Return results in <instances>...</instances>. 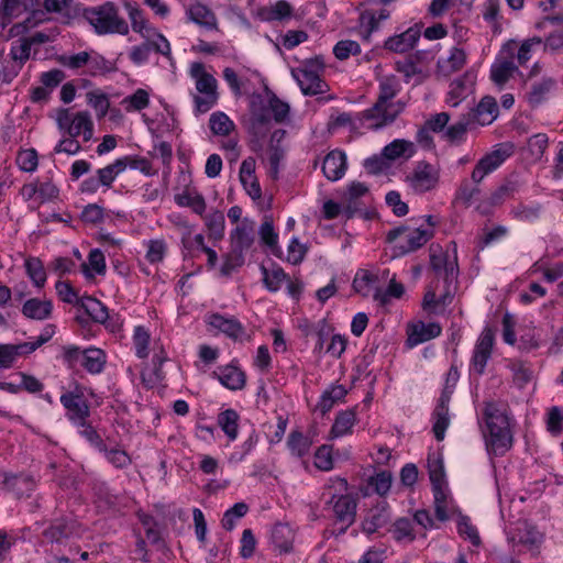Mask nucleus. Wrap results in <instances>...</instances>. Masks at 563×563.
<instances>
[{
	"label": "nucleus",
	"mask_w": 563,
	"mask_h": 563,
	"mask_svg": "<svg viewBox=\"0 0 563 563\" xmlns=\"http://www.w3.org/2000/svg\"><path fill=\"white\" fill-rule=\"evenodd\" d=\"M2 488L13 493L18 498L29 497L35 489L36 482L30 474H4Z\"/></svg>",
	"instance_id": "13"
},
{
	"label": "nucleus",
	"mask_w": 563,
	"mask_h": 563,
	"mask_svg": "<svg viewBox=\"0 0 563 563\" xmlns=\"http://www.w3.org/2000/svg\"><path fill=\"white\" fill-rule=\"evenodd\" d=\"M67 134L70 137H77L82 134L85 142L92 139L93 122L88 111H80L74 115Z\"/></svg>",
	"instance_id": "24"
},
{
	"label": "nucleus",
	"mask_w": 563,
	"mask_h": 563,
	"mask_svg": "<svg viewBox=\"0 0 563 563\" xmlns=\"http://www.w3.org/2000/svg\"><path fill=\"white\" fill-rule=\"evenodd\" d=\"M16 164L21 170L32 173L38 165L37 153L34 148L22 150L16 156Z\"/></svg>",
	"instance_id": "59"
},
{
	"label": "nucleus",
	"mask_w": 563,
	"mask_h": 563,
	"mask_svg": "<svg viewBox=\"0 0 563 563\" xmlns=\"http://www.w3.org/2000/svg\"><path fill=\"white\" fill-rule=\"evenodd\" d=\"M123 103H129L126 110L141 111L148 107L150 96L148 92L142 88L135 90L134 93L124 98Z\"/></svg>",
	"instance_id": "64"
},
{
	"label": "nucleus",
	"mask_w": 563,
	"mask_h": 563,
	"mask_svg": "<svg viewBox=\"0 0 563 563\" xmlns=\"http://www.w3.org/2000/svg\"><path fill=\"white\" fill-rule=\"evenodd\" d=\"M346 170V156L339 150L328 153L322 163V173L331 181L339 180Z\"/></svg>",
	"instance_id": "17"
},
{
	"label": "nucleus",
	"mask_w": 563,
	"mask_h": 563,
	"mask_svg": "<svg viewBox=\"0 0 563 563\" xmlns=\"http://www.w3.org/2000/svg\"><path fill=\"white\" fill-rule=\"evenodd\" d=\"M218 377L220 383L231 390H240L244 388L246 382L244 372L235 366L224 367Z\"/></svg>",
	"instance_id": "34"
},
{
	"label": "nucleus",
	"mask_w": 563,
	"mask_h": 563,
	"mask_svg": "<svg viewBox=\"0 0 563 563\" xmlns=\"http://www.w3.org/2000/svg\"><path fill=\"white\" fill-rule=\"evenodd\" d=\"M449 404L450 402L439 400L434 409L433 415L435 417V422L433 424V433L438 441H442L444 439L445 431L450 424Z\"/></svg>",
	"instance_id": "37"
},
{
	"label": "nucleus",
	"mask_w": 563,
	"mask_h": 563,
	"mask_svg": "<svg viewBox=\"0 0 563 563\" xmlns=\"http://www.w3.org/2000/svg\"><path fill=\"white\" fill-rule=\"evenodd\" d=\"M545 424L547 430L552 435H559L563 432V412L561 408L553 406L548 410Z\"/></svg>",
	"instance_id": "61"
},
{
	"label": "nucleus",
	"mask_w": 563,
	"mask_h": 563,
	"mask_svg": "<svg viewBox=\"0 0 563 563\" xmlns=\"http://www.w3.org/2000/svg\"><path fill=\"white\" fill-rule=\"evenodd\" d=\"M404 103L401 102H386L379 108L378 111H372V108L365 110L362 115L365 121H373L369 125L372 129H380L393 123L396 118L402 112Z\"/></svg>",
	"instance_id": "9"
},
{
	"label": "nucleus",
	"mask_w": 563,
	"mask_h": 563,
	"mask_svg": "<svg viewBox=\"0 0 563 563\" xmlns=\"http://www.w3.org/2000/svg\"><path fill=\"white\" fill-rule=\"evenodd\" d=\"M79 306L95 322L104 323L109 318L107 307L101 301L91 296L81 297Z\"/></svg>",
	"instance_id": "28"
},
{
	"label": "nucleus",
	"mask_w": 563,
	"mask_h": 563,
	"mask_svg": "<svg viewBox=\"0 0 563 563\" xmlns=\"http://www.w3.org/2000/svg\"><path fill=\"white\" fill-rule=\"evenodd\" d=\"M333 54L338 59L345 60L352 55H360L361 46L356 41L342 40L334 45Z\"/></svg>",
	"instance_id": "54"
},
{
	"label": "nucleus",
	"mask_w": 563,
	"mask_h": 563,
	"mask_svg": "<svg viewBox=\"0 0 563 563\" xmlns=\"http://www.w3.org/2000/svg\"><path fill=\"white\" fill-rule=\"evenodd\" d=\"M511 144H500L498 148L494 150L492 153L486 154L477 162V167H479L486 175L496 170L507 157H509L512 153Z\"/></svg>",
	"instance_id": "21"
},
{
	"label": "nucleus",
	"mask_w": 563,
	"mask_h": 563,
	"mask_svg": "<svg viewBox=\"0 0 563 563\" xmlns=\"http://www.w3.org/2000/svg\"><path fill=\"white\" fill-rule=\"evenodd\" d=\"M520 184L516 179H507L489 197L490 206H499L505 199L511 198L519 191Z\"/></svg>",
	"instance_id": "41"
},
{
	"label": "nucleus",
	"mask_w": 563,
	"mask_h": 563,
	"mask_svg": "<svg viewBox=\"0 0 563 563\" xmlns=\"http://www.w3.org/2000/svg\"><path fill=\"white\" fill-rule=\"evenodd\" d=\"M398 90V81L395 77H388L382 80L379 84L378 98L372 107V111H378L384 103L390 101L397 95Z\"/></svg>",
	"instance_id": "39"
},
{
	"label": "nucleus",
	"mask_w": 563,
	"mask_h": 563,
	"mask_svg": "<svg viewBox=\"0 0 563 563\" xmlns=\"http://www.w3.org/2000/svg\"><path fill=\"white\" fill-rule=\"evenodd\" d=\"M441 327L437 322H430L428 324L419 321L412 324L408 330L407 344L412 347L423 342L432 340L441 334Z\"/></svg>",
	"instance_id": "18"
},
{
	"label": "nucleus",
	"mask_w": 563,
	"mask_h": 563,
	"mask_svg": "<svg viewBox=\"0 0 563 563\" xmlns=\"http://www.w3.org/2000/svg\"><path fill=\"white\" fill-rule=\"evenodd\" d=\"M517 42L509 40L506 42L500 51V56L490 67V79L499 87L505 84L518 71V66L515 64V52Z\"/></svg>",
	"instance_id": "5"
},
{
	"label": "nucleus",
	"mask_w": 563,
	"mask_h": 563,
	"mask_svg": "<svg viewBox=\"0 0 563 563\" xmlns=\"http://www.w3.org/2000/svg\"><path fill=\"white\" fill-rule=\"evenodd\" d=\"M368 191L365 184L353 181L347 189V206L344 208L343 213L346 219H352L357 211L356 199L364 196Z\"/></svg>",
	"instance_id": "40"
},
{
	"label": "nucleus",
	"mask_w": 563,
	"mask_h": 563,
	"mask_svg": "<svg viewBox=\"0 0 563 563\" xmlns=\"http://www.w3.org/2000/svg\"><path fill=\"white\" fill-rule=\"evenodd\" d=\"M75 13L82 16L99 35L129 33L126 21L119 15L117 5L107 1L98 7H76Z\"/></svg>",
	"instance_id": "2"
},
{
	"label": "nucleus",
	"mask_w": 563,
	"mask_h": 563,
	"mask_svg": "<svg viewBox=\"0 0 563 563\" xmlns=\"http://www.w3.org/2000/svg\"><path fill=\"white\" fill-rule=\"evenodd\" d=\"M355 421L356 413L354 409H347L338 412L330 431L332 438H339L350 433L352 427L355 424Z\"/></svg>",
	"instance_id": "33"
},
{
	"label": "nucleus",
	"mask_w": 563,
	"mask_h": 563,
	"mask_svg": "<svg viewBox=\"0 0 563 563\" xmlns=\"http://www.w3.org/2000/svg\"><path fill=\"white\" fill-rule=\"evenodd\" d=\"M26 274L33 282V284L42 288L46 282V272L40 258L30 257L25 261Z\"/></svg>",
	"instance_id": "47"
},
{
	"label": "nucleus",
	"mask_w": 563,
	"mask_h": 563,
	"mask_svg": "<svg viewBox=\"0 0 563 563\" xmlns=\"http://www.w3.org/2000/svg\"><path fill=\"white\" fill-rule=\"evenodd\" d=\"M433 235L434 230L432 229H411L400 225L388 231L386 240L389 243H395L393 257H399L421 249Z\"/></svg>",
	"instance_id": "3"
},
{
	"label": "nucleus",
	"mask_w": 563,
	"mask_h": 563,
	"mask_svg": "<svg viewBox=\"0 0 563 563\" xmlns=\"http://www.w3.org/2000/svg\"><path fill=\"white\" fill-rule=\"evenodd\" d=\"M115 70V66L112 62L106 59L98 53L90 54V60L88 63V73L91 76H100Z\"/></svg>",
	"instance_id": "50"
},
{
	"label": "nucleus",
	"mask_w": 563,
	"mask_h": 563,
	"mask_svg": "<svg viewBox=\"0 0 563 563\" xmlns=\"http://www.w3.org/2000/svg\"><path fill=\"white\" fill-rule=\"evenodd\" d=\"M356 500L351 495H341L333 504L335 521L341 523L338 534H344L355 521Z\"/></svg>",
	"instance_id": "10"
},
{
	"label": "nucleus",
	"mask_w": 563,
	"mask_h": 563,
	"mask_svg": "<svg viewBox=\"0 0 563 563\" xmlns=\"http://www.w3.org/2000/svg\"><path fill=\"white\" fill-rule=\"evenodd\" d=\"M255 222L249 218L241 220L240 224L230 233L231 247L247 251L254 243Z\"/></svg>",
	"instance_id": "16"
},
{
	"label": "nucleus",
	"mask_w": 563,
	"mask_h": 563,
	"mask_svg": "<svg viewBox=\"0 0 563 563\" xmlns=\"http://www.w3.org/2000/svg\"><path fill=\"white\" fill-rule=\"evenodd\" d=\"M175 201L180 207H190L199 216L206 210V201L201 195L191 196L189 192H183L175 197Z\"/></svg>",
	"instance_id": "53"
},
{
	"label": "nucleus",
	"mask_w": 563,
	"mask_h": 563,
	"mask_svg": "<svg viewBox=\"0 0 563 563\" xmlns=\"http://www.w3.org/2000/svg\"><path fill=\"white\" fill-rule=\"evenodd\" d=\"M420 35V27L418 25H413L400 34L389 36L385 41L384 47L394 53H407L415 47Z\"/></svg>",
	"instance_id": "14"
},
{
	"label": "nucleus",
	"mask_w": 563,
	"mask_h": 563,
	"mask_svg": "<svg viewBox=\"0 0 563 563\" xmlns=\"http://www.w3.org/2000/svg\"><path fill=\"white\" fill-rule=\"evenodd\" d=\"M272 115L269 108L263 101L253 102L251 106V114L246 122L247 133L251 135L250 146L254 152L263 148V141L271 129Z\"/></svg>",
	"instance_id": "4"
},
{
	"label": "nucleus",
	"mask_w": 563,
	"mask_h": 563,
	"mask_svg": "<svg viewBox=\"0 0 563 563\" xmlns=\"http://www.w3.org/2000/svg\"><path fill=\"white\" fill-rule=\"evenodd\" d=\"M473 123L472 118L463 114L459 121L450 125L443 133V137L451 143H460L463 141L468 125Z\"/></svg>",
	"instance_id": "45"
},
{
	"label": "nucleus",
	"mask_w": 563,
	"mask_h": 563,
	"mask_svg": "<svg viewBox=\"0 0 563 563\" xmlns=\"http://www.w3.org/2000/svg\"><path fill=\"white\" fill-rule=\"evenodd\" d=\"M53 303L51 300L31 298L23 303L22 313L33 320H45L51 317Z\"/></svg>",
	"instance_id": "25"
},
{
	"label": "nucleus",
	"mask_w": 563,
	"mask_h": 563,
	"mask_svg": "<svg viewBox=\"0 0 563 563\" xmlns=\"http://www.w3.org/2000/svg\"><path fill=\"white\" fill-rule=\"evenodd\" d=\"M393 537L397 541H402L407 539L408 541L415 540V534L412 532V523L408 518H399L397 519L393 528L390 529Z\"/></svg>",
	"instance_id": "57"
},
{
	"label": "nucleus",
	"mask_w": 563,
	"mask_h": 563,
	"mask_svg": "<svg viewBox=\"0 0 563 563\" xmlns=\"http://www.w3.org/2000/svg\"><path fill=\"white\" fill-rule=\"evenodd\" d=\"M271 539L280 553H288L292 550L295 532L289 525L278 522L272 529Z\"/></svg>",
	"instance_id": "23"
},
{
	"label": "nucleus",
	"mask_w": 563,
	"mask_h": 563,
	"mask_svg": "<svg viewBox=\"0 0 563 563\" xmlns=\"http://www.w3.org/2000/svg\"><path fill=\"white\" fill-rule=\"evenodd\" d=\"M478 186L472 185L467 179L462 180L455 194V201L468 208L473 200L479 195Z\"/></svg>",
	"instance_id": "51"
},
{
	"label": "nucleus",
	"mask_w": 563,
	"mask_h": 563,
	"mask_svg": "<svg viewBox=\"0 0 563 563\" xmlns=\"http://www.w3.org/2000/svg\"><path fill=\"white\" fill-rule=\"evenodd\" d=\"M312 441L300 431H291L288 435L287 445L292 455L302 457L308 454Z\"/></svg>",
	"instance_id": "42"
},
{
	"label": "nucleus",
	"mask_w": 563,
	"mask_h": 563,
	"mask_svg": "<svg viewBox=\"0 0 563 563\" xmlns=\"http://www.w3.org/2000/svg\"><path fill=\"white\" fill-rule=\"evenodd\" d=\"M133 342L135 346V353L139 358H145L148 355V343H150V333L148 331L139 325L134 330Z\"/></svg>",
	"instance_id": "56"
},
{
	"label": "nucleus",
	"mask_w": 563,
	"mask_h": 563,
	"mask_svg": "<svg viewBox=\"0 0 563 563\" xmlns=\"http://www.w3.org/2000/svg\"><path fill=\"white\" fill-rule=\"evenodd\" d=\"M465 63V52L462 48L453 47L446 59L438 62V69L444 76H450L452 73L462 69Z\"/></svg>",
	"instance_id": "32"
},
{
	"label": "nucleus",
	"mask_w": 563,
	"mask_h": 563,
	"mask_svg": "<svg viewBox=\"0 0 563 563\" xmlns=\"http://www.w3.org/2000/svg\"><path fill=\"white\" fill-rule=\"evenodd\" d=\"M542 209L543 207L539 202L530 205L519 202L510 209V216L521 222H534L541 217Z\"/></svg>",
	"instance_id": "31"
},
{
	"label": "nucleus",
	"mask_w": 563,
	"mask_h": 563,
	"mask_svg": "<svg viewBox=\"0 0 563 563\" xmlns=\"http://www.w3.org/2000/svg\"><path fill=\"white\" fill-rule=\"evenodd\" d=\"M498 114V106L496 99L490 96L482 98L476 108L472 109L467 117L472 118V122H477L482 125L489 124Z\"/></svg>",
	"instance_id": "19"
},
{
	"label": "nucleus",
	"mask_w": 563,
	"mask_h": 563,
	"mask_svg": "<svg viewBox=\"0 0 563 563\" xmlns=\"http://www.w3.org/2000/svg\"><path fill=\"white\" fill-rule=\"evenodd\" d=\"M429 477L433 494H435V492H444L445 473L441 461L429 462Z\"/></svg>",
	"instance_id": "58"
},
{
	"label": "nucleus",
	"mask_w": 563,
	"mask_h": 563,
	"mask_svg": "<svg viewBox=\"0 0 563 563\" xmlns=\"http://www.w3.org/2000/svg\"><path fill=\"white\" fill-rule=\"evenodd\" d=\"M475 82V76L470 71H466L463 76L454 79L450 85V91L448 93V103L451 107H457L463 98L471 90Z\"/></svg>",
	"instance_id": "22"
},
{
	"label": "nucleus",
	"mask_w": 563,
	"mask_h": 563,
	"mask_svg": "<svg viewBox=\"0 0 563 563\" xmlns=\"http://www.w3.org/2000/svg\"><path fill=\"white\" fill-rule=\"evenodd\" d=\"M393 475L389 471H380L368 477L367 484L379 496H386L390 490Z\"/></svg>",
	"instance_id": "46"
},
{
	"label": "nucleus",
	"mask_w": 563,
	"mask_h": 563,
	"mask_svg": "<svg viewBox=\"0 0 563 563\" xmlns=\"http://www.w3.org/2000/svg\"><path fill=\"white\" fill-rule=\"evenodd\" d=\"M90 60V53L88 52H80L74 55H59L57 57V62L67 68L70 69H78L84 66H88V63Z\"/></svg>",
	"instance_id": "62"
},
{
	"label": "nucleus",
	"mask_w": 563,
	"mask_h": 563,
	"mask_svg": "<svg viewBox=\"0 0 563 563\" xmlns=\"http://www.w3.org/2000/svg\"><path fill=\"white\" fill-rule=\"evenodd\" d=\"M187 14L190 21L207 29H214L217 25L216 15L202 3L196 2L191 4L187 10Z\"/></svg>",
	"instance_id": "27"
},
{
	"label": "nucleus",
	"mask_w": 563,
	"mask_h": 563,
	"mask_svg": "<svg viewBox=\"0 0 563 563\" xmlns=\"http://www.w3.org/2000/svg\"><path fill=\"white\" fill-rule=\"evenodd\" d=\"M269 115L273 114V118L276 122L280 123L286 120L289 113V104L287 102L282 101L276 95H272L268 99Z\"/></svg>",
	"instance_id": "63"
},
{
	"label": "nucleus",
	"mask_w": 563,
	"mask_h": 563,
	"mask_svg": "<svg viewBox=\"0 0 563 563\" xmlns=\"http://www.w3.org/2000/svg\"><path fill=\"white\" fill-rule=\"evenodd\" d=\"M382 152L383 156L390 162L402 156L411 157L415 153V146L412 142L398 139L386 145Z\"/></svg>",
	"instance_id": "36"
},
{
	"label": "nucleus",
	"mask_w": 563,
	"mask_h": 563,
	"mask_svg": "<svg viewBox=\"0 0 563 563\" xmlns=\"http://www.w3.org/2000/svg\"><path fill=\"white\" fill-rule=\"evenodd\" d=\"M59 400L66 409L68 420L77 427H85L90 409L79 387H76L74 391L64 393Z\"/></svg>",
	"instance_id": "7"
},
{
	"label": "nucleus",
	"mask_w": 563,
	"mask_h": 563,
	"mask_svg": "<svg viewBox=\"0 0 563 563\" xmlns=\"http://www.w3.org/2000/svg\"><path fill=\"white\" fill-rule=\"evenodd\" d=\"M209 324L234 341L243 342L250 340L245 328L234 317L227 318L220 313H213L209 317Z\"/></svg>",
	"instance_id": "12"
},
{
	"label": "nucleus",
	"mask_w": 563,
	"mask_h": 563,
	"mask_svg": "<svg viewBox=\"0 0 563 563\" xmlns=\"http://www.w3.org/2000/svg\"><path fill=\"white\" fill-rule=\"evenodd\" d=\"M106 354L102 350L90 347L82 351L81 366L91 374H99L103 371Z\"/></svg>",
	"instance_id": "30"
},
{
	"label": "nucleus",
	"mask_w": 563,
	"mask_h": 563,
	"mask_svg": "<svg viewBox=\"0 0 563 563\" xmlns=\"http://www.w3.org/2000/svg\"><path fill=\"white\" fill-rule=\"evenodd\" d=\"M294 79L305 96L320 95L327 91L328 85L320 78V74L303 67L291 70Z\"/></svg>",
	"instance_id": "11"
},
{
	"label": "nucleus",
	"mask_w": 563,
	"mask_h": 563,
	"mask_svg": "<svg viewBox=\"0 0 563 563\" xmlns=\"http://www.w3.org/2000/svg\"><path fill=\"white\" fill-rule=\"evenodd\" d=\"M205 224L209 236L214 240H221L224 235L225 219L221 211H213L205 217Z\"/></svg>",
	"instance_id": "44"
},
{
	"label": "nucleus",
	"mask_w": 563,
	"mask_h": 563,
	"mask_svg": "<svg viewBox=\"0 0 563 563\" xmlns=\"http://www.w3.org/2000/svg\"><path fill=\"white\" fill-rule=\"evenodd\" d=\"M389 506L386 501L378 503L373 509H371L368 516L362 522V529L365 533L372 534L377 529L386 526L390 519Z\"/></svg>",
	"instance_id": "20"
},
{
	"label": "nucleus",
	"mask_w": 563,
	"mask_h": 563,
	"mask_svg": "<svg viewBox=\"0 0 563 563\" xmlns=\"http://www.w3.org/2000/svg\"><path fill=\"white\" fill-rule=\"evenodd\" d=\"M90 267L98 275H104L106 273V258L103 253L98 249L91 250L88 255V263H82L80 265L81 272L87 279L93 278V274L91 273Z\"/></svg>",
	"instance_id": "38"
},
{
	"label": "nucleus",
	"mask_w": 563,
	"mask_h": 563,
	"mask_svg": "<svg viewBox=\"0 0 563 563\" xmlns=\"http://www.w3.org/2000/svg\"><path fill=\"white\" fill-rule=\"evenodd\" d=\"M240 416L234 409H225L218 415L217 422L230 441L239 434Z\"/></svg>",
	"instance_id": "29"
},
{
	"label": "nucleus",
	"mask_w": 563,
	"mask_h": 563,
	"mask_svg": "<svg viewBox=\"0 0 563 563\" xmlns=\"http://www.w3.org/2000/svg\"><path fill=\"white\" fill-rule=\"evenodd\" d=\"M378 276L366 269H358L353 279V289L363 297H368L375 285L378 283Z\"/></svg>",
	"instance_id": "35"
},
{
	"label": "nucleus",
	"mask_w": 563,
	"mask_h": 563,
	"mask_svg": "<svg viewBox=\"0 0 563 563\" xmlns=\"http://www.w3.org/2000/svg\"><path fill=\"white\" fill-rule=\"evenodd\" d=\"M486 450L489 454L503 456L512 446V433L510 430L509 418L495 402H486L484 411Z\"/></svg>",
	"instance_id": "1"
},
{
	"label": "nucleus",
	"mask_w": 563,
	"mask_h": 563,
	"mask_svg": "<svg viewBox=\"0 0 563 563\" xmlns=\"http://www.w3.org/2000/svg\"><path fill=\"white\" fill-rule=\"evenodd\" d=\"M260 238L262 242L267 245L273 253L276 254V250L278 249V234L274 230L273 221L266 219L260 227L258 230Z\"/></svg>",
	"instance_id": "60"
},
{
	"label": "nucleus",
	"mask_w": 563,
	"mask_h": 563,
	"mask_svg": "<svg viewBox=\"0 0 563 563\" xmlns=\"http://www.w3.org/2000/svg\"><path fill=\"white\" fill-rule=\"evenodd\" d=\"M556 81L553 78H543L540 82L531 86L530 91L527 93V101L532 107H539L543 103L548 95L554 89Z\"/></svg>",
	"instance_id": "26"
},
{
	"label": "nucleus",
	"mask_w": 563,
	"mask_h": 563,
	"mask_svg": "<svg viewBox=\"0 0 563 563\" xmlns=\"http://www.w3.org/2000/svg\"><path fill=\"white\" fill-rule=\"evenodd\" d=\"M209 126L213 134L227 136L234 129V123L224 112L218 111L210 115Z\"/></svg>",
	"instance_id": "43"
},
{
	"label": "nucleus",
	"mask_w": 563,
	"mask_h": 563,
	"mask_svg": "<svg viewBox=\"0 0 563 563\" xmlns=\"http://www.w3.org/2000/svg\"><path fill=\"white\" fill-rule=\"evenodd\" d=\"M244 264V252L230 249V252L225 254L223 264L221 266V274L223 276H230L236 268Z\"/></svg>",
	"instance_id": "52"
},
{
	"label": "nucleus",
	"mask_w": 563,
	"mask_h": 563,
	"mask_svg": "<svg viewBox=\"0 0 563 563\" xmlns=\"http://www.w3.org/2000/svg\"><path fill=\"white\" fill-rule=\"evenodd\" d=\"M508 541L514 548L518 549V552L529 550L533 551L539 548L542 542V534L536 529V527L521 522L515 529L508 533Z\"/></svg>",
	"instance_id": "8"
},
{
	"label": "nucleus",
	"mask_w": 563,
	"mask_h": 563,
	"mask_svg": "<svg viewBox=\"0 0 563 563\" xmlns=\"http://www.w3.org/2000/svg\"><path fill=\"white\" fill-rule=\"evenodd\" d=\"M76 521L71 518L60 517L51 521L43 531V536L52 543H63L76 532Z\"/></svg>",
	"instance_id": "15"
},
{
	"label": "nucleus",
	"mask_w": 563,
	"mask_h": 563,
	"mask_svg": "<svg viewBox=\"0 0 563 563\" xmlns=\"http://www.w3.org/2000/svg\"><path fill=\"white\" fill-rule=\"evenodd\" d=\"M249 511V506L244 501L234 504L231 508H229L221 520L222 528L231 531L236 523V520L244 517Z\"/></svg>",
	"instance_id": "48"
},
{
	"label": "nucleus",
	"mask_w": 563,
	"mask_h": 563,
	"mask_svg": "<svg viewBox=\"0 0 563 563\" xmlns=\"http://www.w3.org/2000/svg\"><path fill=\"white\" fill-rule=\"evenodd\" d=\"M429 251L430 266L437 275L441 276L453 261H449L448 254L443 253L441 246L438 244H431Z\"/></svg>",
	"instance_id": "49"
},
{
	"label": "nucleus",
	"mask_w": 563,
	"mask_h": 563,
	"mask_svg": "<svg viewBox=\"0 0 563 563\" xmlns=\"http://www.w3.org/2000/svg\"><path fill=\"white\" fill-rule=\"evenodd\" d=\"M261 269L263 273V282L271 291H277L282 283L288 278L287 274L280 267L273 269L272 273H269L265 266H262Z\"/></svg>",
	"instance_id": "55"
},
{
	"label": "nucleus",
	"mask_w": 563,
	"mask_h": 563,
	"mask_svg": "<svg viewBox=\"0 0 563 563\" xmlns=\"http://www.w3.org/2000/svg\"><path fill=\"white\" fill-rule=\"evenodd\" d=\"M439 170L430 163L420 161L406 180L410 188L417 194H424L433 190L439 184Z\"/></svg>",
	"instance_id": "6"
}]
</instances>
